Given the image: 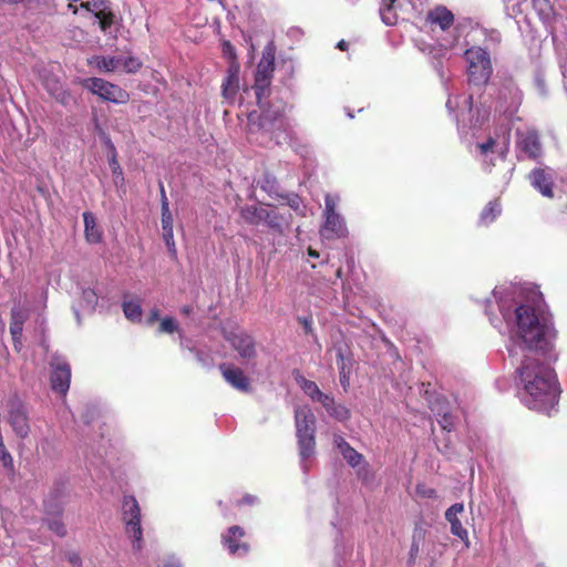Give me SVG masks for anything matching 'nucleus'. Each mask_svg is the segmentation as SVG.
Segmentation results:
<instances>
[{
  "mask_svg": "<svg viewBox=\"0 0 567 567\" xmlns=\"http://www.w3.org/2000/svg\"><path fill=\"white\" fill-rule=\"evenodd\" d=\"M395 0H382L380 8L381 20L386 25H394L398 21V14L393 8Z\"/></svg>",
  "mask_w": 567,
  "mask_h": 567,
  "instance_id": "nucleus-32",
  "label": "nucleus"
},
{
  "mask_svg": "<svg viewBox=\"0 0 567 567\" xmlns=\"http://www.w3.org/2000/svg\"><path fill=\"white\" fill-rule=\"evenodd\" d=\"M266 207L257 205H246L239 210L240 217L249 225L258 226L262 224Z\"/></svg>",
  "mask_w": 567,
  "mask_h": 567,
  "instance_id": "nucleus-24",
  "label": "nucleus"
},
{
  "mask_svg": "<svg viewBox=\"0 0 567 567\" xmlns=\"http://www.w3.org/2000/svg\"><path fill=\"white\" fill-rule=\"evenodd\" d=\"M122 62V56L94 55L89 60L90 65L96 66L102 72H113Z\"/></svg>",
  "mask_w": 567,
  "mask_h": 567,
  "instance_id": "nucleus-26",
  "label": "nucleus"
},
{
  "mask_svg": "<svg viewBox=\"0 0 567 567\" xmlns=\"http://www.w3.org/2000/svg\"><path fill=\"white\" fill-rule=\"evenodd\" d=\"M348 42L346 40H340L338 43H337V48L341 51H346L348 50Z\"/></svg>",
  "mask_w": 567,
  "mask_h": 567,
  "instance_id": "nucleus-58",
  "label": "nucleus"
},
{
  "mask_svg": "<svg viewBox=\"0 0 567 567\" xmlns=\"http://www.w3.org/2000/svg\"><path fill=\"white\" fill-rule=\"evenodd\" d=\"M8 406L9 422L13 431L21 437L27 436L30 431V425L24 404L19 399L14 398L9 401Z\"/></svg>",
  "mask_w": 567,
  "mask_h": 567,
  "instance_id": "nucleus-14",
  "label": "nucleus"
},
{
  "mask_svg": "<svg viewBox=\"0 0 567 567\" xmlns=\"http://www.w3.org/2000/svg\"><path fill=\"white\" fill-rule=\"evenodd\" d=\"M298 385L301 388V390L310 396L312 401H317L319 396L321 395L322 391L319 389L317 383L315 381L306 379L303 375L298 374L295 378Z\"/></svg>",
  "mask_w": 567,
  "mask_h": 567,
  "instance_id": "nucleus-29",
  "label": "nucleus"
},
{
  "mask_svg": "<svg viewBox=\"0 0 567 567\" xmlns=\"http://www.w3.org/2000/svg\"><path fill=\"white\" fill-rule=\"evenodd\" d=\"M286 218L280 215L276 209L266 208L262 224H266L270 229L278 231L279 234L284 230V224H286Z\"/></svg>",
  "mask_w": 567,
  "mask_h": 567,
  "instance_id": "nucleus-28",
  "label": "nucleus"
},
{
  "mask_svg": "<svg viewBox=\"0 0 567 567\" xmlns=\"http://www.w3.org/2000/svg\"><path fill=\"white\" fill-rule=\"evenodd\" d=\"M316 402H319L322 404V406L326 409V411L329 413L334 406H336V401L333 399V396L327 394V393H321V395L319 396V399L316 401Z\"/></svg>",
  "mask_w": 567,
  "mask_h": 567,
  "instance_id": "nucleus-43",
  "label": "nucleus"
},
{
  "mask_svg": "<svg viewBox=\"0 0 567 567\" xmlns=\"http://www.w3.org/2000/svg\"><path fill=\"white\" fill-rule=\"evenodd\" d=\"M299 322L303 326L306 333L312 332V322L309 318H299Z\"/></svg>",
  "mask_w": 567,
  "mask_h": 567,
  "instance_id": "nucleus-53",
  "label": "nucleus"
},
{
  "mask_svg": "<svg viewBox=\"0 0 567 567\" xmlns=\"http://www.w3.org/2000/svg\"><path fill=\"white\" fill-rule=\"evenodd\" d=\"M223 53L225 56H227L229 60H231V63L235 62L236 51H235L234 45L229 41L223 42Z\"/></svg>",
  "mask_w": 567,
  "mask_h": 567,
  "instance_id": "nucleus-46",
  "label": "nucleus"
},
{
  "mask_svg": "<svg viewBox=\"0 0 567 567\" xmlns=\"http://www.w3.org/2000/svg\"><path fill=\"white\" fill-rule=\"evenodd\" d=\"M290 206H291L292 208L297 209V208H298V203H297L296 200H292V202L290 203Z\"/></svg>",
  "mask_w": 567,
  "mask_h": 567,
  "instance_id": "nucleus-62",
  "label": "nucleus"
},
{
  "mask_svg": "<svg viewBox=\"0 0 567 567\" xmlns=\"http://www.w3.org/2000/svg\"><path fill=\"white\" fill-rule=\"evenodd\" d=\"M225 339L230 343L231 348L238 352L244 359H252L256 357V342L251 334L246 331H230L225 334Z\"/></svg>",
  "mask_w": 567,
  "mask_h": 567,
  "instance_id": "nucleus-13",
  "label": "nucleus"
},
{
  "mask_svg": "<svg viewBox=\"0 0 567 567\" xmlns=\"http://www.w3.org/2000/svg\"><path fill=\"white\" fill-rule=\"evenodd\" d=\"M465 59L468 63L470 82L476 85L486 84L493 72L488 52L480 47L471 48L465 51Z\"/></svg>",
  "mask_w": 567,
  "mask_h": 567,
  "instance_id": "nucleus-7",
  "label": "nucleus"
},
{
  "mask_svg": "<svg viewBox=\"0 0 567 567\" xmlns=\"http://www.w3.org/2000/svg\"><path fill=\"white\" fill-rule=\"evenodd\" d=\"M0 460L8 471H13V460L11 454L7 451L6 445L0 447Z\"/></svg>",
  "mask_w": 567,
  "mask_h": 567,
  "instance_id": "nucleus-42",
  "label": "nucleus"
},
{
  "mask_svg": "<svg viewBox=\"0 0 567 567\" xmlns=\"http://www.w3.org/2000/svg\"><path fill=\"white\" fill-rule=\"evenodd\" d=\"M464 104L466 105L468 111H472V109H473V96L472 95L466 96L465 100H464Z\"/></svg>",
  "mask_w": 567,
  "mask_h": 567,
  "instance_id": "nucleus-57",
  "label": "nucleus"
},
{
  "mask_svg": "<svg viewBox=\"0 0 567 567\" xmlns=\"http://www.w3.org/2000/svg\"><path fill=\"white\" fill-rule=\"evenodd\" d=\"M65 492L64 485H59L53 489L49 497L44 499V514L43 524L59 537L66 535V527L62 522V513L64 505Z\"/></svg>",
  "mask_w": 567,
  "mask_h": 567,
  "instance_id": "nucleus-6",
  "label": "nucleus"
},
{
  "mask_svg": "<svg viewBox=\"0 0 567 567\" xmlns=\"http://www.w3.org/2000/svg\"><path fill=\"white\" fill-rule=\"evenodd\" d=\"M308 255L312 258L319 257V252L317 250L312 249L311 247L308 248Z\"/></svg>",
  "mask_w": 567,
  "mask_h": 567,
  "instance_id": "nucleus-59",
  "label": "nucleus"
},
{
  "mask_svg": "<svg viewBox=\"0 0 567 567\" xmlns=\"http://www.w3.org/2000/svg\"><path fill=\"white\" fill-rule=\"evenodd\" d=\"M346 233L344 221L339 214L326 215V223L321 229V235L326 238L341 237Z\"/></svg>",
  "mask_w": 567,
  "mask_h": 567,
  "instance_id": "nucleus-22",
  "label": "nucleus"
},
{
  "mask_svg": "<svg viewBox=\"0 0 567 567\" xmlns=\"http://www.w3.org/2000/svg\"><path fill=\"white\" fill-rule=\"evenodd\" d=\"M416 494L422 498H436L437 493L434 488L424 483H419L415 487Z\"/></svg>",
  "mask_w": 567,
  "mask_h": 567,
  "instance_id": "nucleus-40",
  "label": "nucleus"
},
{
  "mask_svg": "<svg viewBox=\"0 0 567 567\" xmlns=\"http://www.w3.org/2000/svg\"><path fill=\"white\" fill-rule=\"evenodd\" d=\"M316 402H319L322 404V406L326 409V411L329 413L334 406H336V401L333 399V396L327 394V393H321V395L319 396V399L316 401Z\"/></svg>",
  "mask_w": 567,
  "mask_h": 567,
  "instance_id": "nucleus-44",
  "label": "nucleus"
},
{
  "mask_svg": "<svg viewBox=\"0 0 567 567\" xmlns=\"http://www.w3.org/2000/svg\"><path fill=\"white\" fill-rule=\"evenodd\" d=\"M334 442L349 465L352 467L359 465L362 460V455L360 453H358L342 436H337Z\"/></svg>",
  "mask_w": 567,
  "mask_h": 567,
  "instance_id": "nucleus-25",
  "label": "nucleus"
},
{
  "mask_svg": "<svg viewBox=\"0 0 567 567\" xmlns=\"http://www.w3.org/2000/svg\"><path fill=\"white\" fill-rule=\"evenodd\" d=\"M81 85L103 101L115 104H125L130 101L127 91L101 78L83 79Z\"/></svg>",
  "mask_w": 567,
  "mask_h": 567,
  "instance_id": "nucleus-8",
  "label": "nucleus"
},
{
  "mask_svg": "<svg viewBox=\"0 0 567 567\" xmlns=\"http://www.w3.org/2000/svg\"><path fill=\"white\" fill-rule=\"evenodd\" d=\"M419 551H420L419 542L415 538H413L412 544H411V548H410V553H409V561L411 564L415 563L416 557L419 555Z\"/></svg>",
  "mask_w": 567,
  "mask_h": 567,
  "instance_id": "nucleus-47",
  "label": "nucleus"
},
{
  "mask_svg": "<svg viewBox=\"0 0 567 567\" xmlns=\"http://www.w3.org/2000/svg\"><path fill=\"white\" fill-rule=\"evenodd\" d=\"M193 312V307L189 305L183 306L181 308V313L184 316H189Z\"/></svg>",
  "mask_w": 567,
  "mask_h": 567,
  "instance_id": "nucleus-56",
  "label": "nucleus"
},
{
  "mask_svg": "<svg viewBox=\"0 0 567 567\" xmlns=\"http://www.w3.org/2000/svg\"><path fill=\"white\" fill-rule=\"evenodd\" d=\"M122 519L125 523V532L133 539V546L141 549L143 530L141 526V508L136 498L125 495L122 501Z\"/></svg>",
  "mask_w": 567,
  "mask_h": 567,
  "instance_id": "nucleus-9",
  "label": "nucleus"
},
{
  "mask_svg": "<svg viewBox=\"0 0 567 567\" xmlns=\"http://www.w3.org/2000/svg\"><path fill=\"white\" fill-rule=\"evenodd\" d=\"M350 373H339L340 384L346 392L350 388Z\"/></svg>",
  "mask_w": 567,
  "mask_h": 567,
  "instance_id": "nucleus-51",
  "label": "nucleus"
},
{
  "mask_svg": "<svg viewBox=\"0 0 567 567\" xmlns=\"http://www.w3.org/2000/svg\"><path fill=\"white\" fill-rule=\"evenodd\" d=\"M260 114L257 121L254 114L249 115V121L257 127L269 134L271 138H280L289 135L290 123L287 116L288 104L282 100L268 101L258 105Z\"/></svg>",
  "mask_w": 567,
  "mask_h": 567,
  "instance_id": "nucleus-3",
  "label": "nucleus"
},
{
  "mask_svg": "<svg viewBox=\"0 0 567 567\" xmlns=\"http://www.w3.org/2000/svg\"><path fill=\"white\" fill-rule=\"evenodd\" d=\"M517 334L527 349H543L549 331L547 319L542 317L536 308L523 303L515 308Z\"/></svg>",
  "mask_w": 567,
  "mask_h": 567,
  "instance_id": "nucleus-2",
  "label": "nucleus"
},
{
  "mask_svg": "<svg viewBox=\"0 0 567 567\" xmlns=\"http://www.w3.org/2000/svg\"><path fill=\"white\" fill-rule=\"evenodd\" d=\"M336 275H337V277L340 278L342 276V268H338Z\"/></svg>",
  "mask_w": 567,
  "mask_h": 567,
  "instance_id": "nucleus-63",
  "label": "nucleus"
},
{
  "mask_svg": "<svg viewBox=\"0 0 567 567\" xmlns=\"http://www.w3.org/2000/svg\"><path fill=\"white\" fill-rule=\"evenodd\" d=\"M162 213V228L163 231L167 233V236H172L173 230V216L169 210V206L161 207Z\"/></svg>",
  "mask_w": 567,
  "mask_h": 567,
  "instance_id": "nucleus-38",
  "label": "nucleus"
},
{
  "mask_svg": "<svg viewBox=\"0 0 567 567\" xmlns=\"http://www.w3.org/2000/svg\"><path fill=\"white\" fill-rule=\"evenodd\" d=\"M159 192H161V207L169 206L168 199L165 193L164 184L159 182Z\"/></svg>",
  "mask_w": 567,
  "mask_h": 567,
  "instance_id": "nucleus-55",
  "label": "nucleus"
},
{
  "mask_svg": "<svg viewBox=\"0 0 567 567\" xmlns=\"http://www.w3.org/2000/svg\"><path fill=\"white\" fill-rule=\"evenodd\" d=\"M65 557L73 567H82V559L76 551H69Z\"/></svg>",
  "mask_w": 567,
  "mask_h": 567,
  "instance_id": "nucleus-48",
  "label": "nucleus"
},
{
  "mask_svg": "<svg viewBox=\"0 0 567 567\" xmlns=\"http://www.w3.org/2000/svg\"><path fill=\"white\" fill-rule=\"evenodd\" d=\"M84 237L91 245H96L103 240V230L97 225L96 218L91 212L83 213Z\"/></svg>",
  "mask_w": 567,
  "mask_h": 567,
  "instance_id": "nucleus-21",
  "label": "nucleus"
},
{
  "mask_svg": "<svg viewBox=\"0 0 567 567\" xmlns=\"http://www.w3.org/2000/svg\"><path fill=\"white\" fill-rule=\"evenodd\" d=\"M239 91V65L236 62L230 63L227 70V76L221 84L223 97L234 102Z\"/></svg>",
  "mask_w": 567,
  "mask_h": 567,
  "instance_id": "nucleus-19",
  "label": "nucleus"
},
{
  "mask_svg": "<svg viewBox=\"0 0 567 567\" xmlns=\"http://www.w3.org/2000/svg\"><path fill=\"white\" fill-rule=\"evenodd\" d=\"M462 513H464V505L462 503H455L446 509L445 519L451 524V533L460 539L466 540L468 533L458 519V515Z\"/></svg>",
  "mask_w": 567,
  "mask_h": 567,
  "instance_id": "nucleus-20",
  "label": "nucleus"
},
{
  "mask_svg": "<svg viewBox=\"0 0 567 567\" xmlns=\"http://www.w3.org/2000/svg\"><path fill=\"white\" fill-rule=\"evenodd\" d=\"M274 71L275 48L269 44L265 48L255 73V82L252 89L255 91L258 105H262V103L268 102Z\"/></svg>",
  "mask_w": 567,
  "mask_h": 567,
  "instance_id": "nucleus-5",
  "label": "nucleus"
},
{
  "mask_svg": "<svg viewBox=\"0 0 567 567\" xmlns=\"http://www.w3.org/2000/svg\"><path fill=\"white\" fill-rule=\"evenodd\" d=\"M495 145H496L495 138L488 137L486 142L477 144V148L480 150L482 155H485L488 152H493Z\"/></svg>",
  "mask_w": 567,
  "mask_h": 567,
  "instance_id": "nucleus-45",
  "label": "nucleus"
},
{
  "mask_svg": "<svg viewBox=\"0 0 567 567\" xmlns=\"http://www.w3.org/2000/svg\"><path fill=\"white\" fill-rule=\"evenodd\" d=\"M337 365L339 373L350 374L354 365V359L352 354L346 353V351L341 347L337 348Z\"/></svg>",
  "mask_w": 567,
  "mask_h": 567,
  "instance_id": "nucleus-31",
  "label": "nucleus"
},
{
  "mask_svg": "<svg viewBox=\"0 0 567 567\" xmlns=\"http://www.w3.org/2000/svg\"><path fill=\"white\" fill-rule=\"evenodd\" d=\"M324 214L326 215H329V214H337L336 213V202L333 199V197L331 195H327L326 198H324Z\"/></svg>",
  "mask_w": 567,
  "mask_h": 567,
  "instance_id": "nucleus-49",
  "label": "nucleus"
},
{
  "mask_svg": "<svg viewBox=\"0 0 567 567\" xmlns=\"http://www.w3.org/2000/svg\"><path fill=\"white\" fill-rule=\"evenodd\" d=\"M439 424L444 431L451 432L454 427V417L451 413H443L439 419Z\"/></svg>",
  "mask_w": 567,
  "mask_h": 567,
  "instance_id": "nucleus-41",
  "label": "nucleus"
},
{
  "mask_svg": "<svg viewBox=\"0 0 567 567\" xmlns=\"http://www.w3.org/2000/svg\"><path fill=\"white\" fill-rule=\"evenodd\" d=\"M94 17L99 20L102 31H107L114 23L115 14L111 9L110 3L103 7Z\"/></svg>",
  "mask_w": 567,
  "mask_h": 567,
  "instance_id": "nucleus-33",
  "label": "nucleus"
},
{
  "mask_svg": "<svg viewBox=\"0 0 567 567\" xmlns=\"http://www.w3.org/2000/svg\"><path fill=\"white\" fill-rule=\"evenodd\" d=\"M529 182L543 196L554 197V179L544 168H534L529 173Z\"/></svg>",
  "mask_w": 567,
  "mask_h": 567,
  "instance_id": "nucleus-18",
  "label": "nucleus"
},
{
  "mask_svg": "<svg viewBox=\"0 0 567 567\" xmlns=\"http://www.w3.org/2000/svg\"><path fill=\"white\" fill-rule=\"evenodd\" d=\"M163 237H164V240L168 247V249L171 251H173L174 254H176V249H175V243H174V238H173V235L171 237L167 236V233L163 231Z\"/></svg>",
  "mask_w": 567,
  "mask_h": 567,
  "instance_id": "nucleus-54",
  "label": "nucleus"
},
{
  "mask_svg": "<svg viewBox=\"0 0 567 567\" xmlns=\"http://www.w3.org/2000/svg\"><path fill=\"white\" fill-rule=\"evenodd\" d=\"M502 213V204L499 199H494L487 203V205L483 208L480 220L481 224L487 226L496 220V218Z\"/></svg>",
  "mask_w": 567,
  "mask_h": 567,
  "instance_id": "nucleus-27",
  "label": "nucleus"
},
{
  "mask_svg": "<svg viewBox=\"0 0 567 567\" xmlns=\"http://www.w3.org/2000/svg\"><path fill=\"white\" fill-rule=\"evenodd\" d=\"M43 85L47 91L63 105H68L73 99L58 79H45Z\"/></svg>",
  "mask_w": 567,
  "mask_h": 567,
  "instance_id": "nucleus-23",
  "label": "nucleus"
},
{
  "mask_svg": "<svg viewBox=\"0 0 567 567\" xmlns=\"http://www.w3.org/2000/svg\"><path fill=\"white\" fill-rule=\"evenodd\" d=\"M71 382V365L61 355L54 354L50 361V383L51 389L61 394L65 395L69 391Z\"/></svg>",
  "mask_w": 567,
  "mask_h": 567,
  "instance_id": "nucleus-10",
  "label": "nucleus"
},
{
  "mask_svg": "<svg viewBox=\"0 0 567 567\" xmlns=\"http://www.w3.org/2000/svg\"><path fill=\"white\" fill-rule=\"evenodd\" d=\"M106 145L110 151L109 152V165H110L111 172L114 176V179L116 181V178H120L121 181H123L124 177H123L122 167L117 161V152H116L114 144L112 143V141L109 137L106 138Z\"/></svg>",
  "mask_w": 567,
  "mask_h": 567,
  "instance_id": "nucleus-30",
  "label": "nucleus"
},
{
  "mask_svg": "<svg viewBox=\"0 0 567 567\" xmlns=\"http://www.w3.org/2000/svg\"><path fill=\"white\" fill-rule=\"evenodd\" d=\"M219 371L225 381L238 391L248 393L251 391L250 379L244 370L230 363L219 364Z\"/></svg>",
  "mask_w": 567,
  "mask_h": 567,
  "instance_id": "nucleus-15",
  "label": "nucleus"
},
{
  "mask_svg": "<svg viewBox=\"0 0 567 567\" xmlns=\"http://www.w3.org/2000/svg\"><path fill=\"white\" fill-rule=\"evenodd\" d=\"M329 415L337 421L344 422L350 419V410L340 403H337L336 406L329 412Z\"/></svg>",
  "mask_w": 567,
  "mask_h": 567,
  "instance_id": "nucleus-37",
  "label": "nucleus"
},
{
  "mask_svg": "<svg viewBox=\"0 0 567 567\" xmlns=\"http://www.w3.org/2000/svg\"><path fill=\"white\" fill-rule=\"evenodd\" d=\"M296 432L299 454L306 462L315 454L316 449V417L310 408L299 406L295 411Z\"/></svg>",
  "mask_w": 567,
  "mask_h": 567,
  "instance_id": "nucleus-4",
  "label": "nucleus"
},
{
  "mask_svg": "<svg viewBox=\"0 0 567 567\" xmlns=\"http://www.w3.org/2000/svg\"><path fill=\"white\" fill-rule=\"evenodd\" d=\"M157 320H159V310L157 308H154L151 310L148 317H147V324L148 326H152L154 322H156Z\"/></svg>",
  "mask_w": 567,
  "mask_h": 567,
  "instance_id": "nucleus-52",
  "label": "nucleus"
},
{
  "mask_svg": "<svg viewBox=\"0 0 567 567\" xmlns=\"http://www.w3.org/2000/svg\"><path fill=\"white\" fill-rule=\"evenodd\" d=\"M164 567H182V566L177 563L171 561V563H167Z\"/></svg>",
  "mask_w": 567,
  "mask_h": 567,
  "instance_id": "nucleus-61",
  "label": "nucleus"
},
{
  "mask_svg": "<svg viewBox=\"0 0 567 567\" xmlns=\"http://www.w3.org/2000/svg\"><path fill=\"white\" fill-rule=\"evenodd\" d=\"M257 503V497L250 494L245 495L240 501L237 502V506L244 505H255Z\"/></svg>",
  "mask_w": 567,
  "mask_h": 567,
  "instance_id": "nucleus-50",
  "label": "nucleus"
},
{
  "mask_svg": "<svg viewBox=\"0 0 567 567\" xmlns=\"http://www.w3.org/2000/svg\"><path fill=\"white\" fill-rule=\"evenodd\" d=\"M446 106H447L449 109H452V100H451V99H449V100H447V102H446Z\"/></svg>",
  "mask_w": 567,
  "mask_h": 567,
  "instance_id": "nucleus-64",
  "label": "nucleus"
},
{
  "mask_svg": "<svg viewBox=\"0 0 567 567\" xmlns=\"http://www.w3.org/2000/svg\"><path fill=\"white\" fill-rule=\"evenodd\" d=\"M454 20L453 12L444 6L434 7L427 11L425 17V21L431 25L432 30L439 27L442 31H446L453 25Z\"/></svg>",
  "mask_w": 567,
  "mask_h": 567,
  "instance_id": "nucleus-17",
  "label": "nucleus"
},
{
  "mask_svg": "<svg viewBox=\"0 0 567 567\" xmlns=\"http://www.w3.org/2000/svg\"><path fill=\"white\" fill-rule=\"evenodd\" d=\"M69 9L72 10L73 14H76L79 9L76 6H74L72 2L69 3Z\"/></svg>",
  "mask_w": 567,
  "mask_h": 567,
  "instance_id": "nucleus-60",
  "label": "nucleus"
},
{
  "mask_svg": "<svg viewBox=\"0 0 567 567\" xmlns=\"http://www.w3.org/2000/svg\"><path fill=\"white\" fill-rule=\"evenodd\" d=\"M245 535V529L238 525L229 527L221 535V542L230 555L245 556L249 553V544L243 540Z\"/></svg>",
  "mask_w": 567,
  "mask_h": 567,
  "instance_id": "nucleus-12",
  "label": "nucleus"
},
{
  "mask_svg": "<svg viewBox=\"0 0 567 567\" xmlns=\"http://www.w3.org/2000/svg\"><path fill=\"white\" fill-rule=\"evenodd\" d=\"M109 3L110 2L107 0H85L83 1V3L80 4V7L95 14Z\"/></svg>",
  "mask_w": 567,
  "mask_h": 567,
  "instance_id": "nucleus-39",
  "label": "nucleus"
},
{
  "mask_svg": "<svg viewBox=\"0 0 567 567\" xmlns=\"http://www.w3.org/2000/svg\"><path fill=\"white\" fill-rule=\"evenodd\" d=\"M179 330L178 323L176 320L172 317H165L161 319L159 327H158V333H168L172 334L174 332H177Z\"/></svg>",
  "mask_w": 567,
  "mask_h": 567,
  "instance_id": "nucleus-35",
  "label": "nucleus"
},
{
  "mask_svg": "<svg viewBox=\"0 0 567 567\" xmlns=\"http://www.w3.org/2000/svg\"><path fill=\"white\" fill-rule=\"evenodd\" d=\"M142 65V61L135 56L122 58V62L120 63V66H122L127 73H136Z\"/></svg>",
  "mask_w": 567,
  "mask_h": 567,
  "instance_id": "nucleus-36",
  "label": "nucleus"
},
{
  "mask_svg": "<svg viewBox=\"0 0 567 567\" xmlns=\"http://www.w3.org/2000/svg\"><path fill=\"white\" fill-rule=\"evenodd\" d=\"M30 317V309L18 303L11 309L10 319V334L13 342V348L17 352H21L23 349L22 332L25 321Z\"/></svg>",
  "mask_w": 567,
  "mask_h": 567,
  "instance_id": "nucleus-11",
  "label": "nucleus"
},
{
  "mask_svg": "<svg viewBox=\"0 0 567 567\" xmlns=\"http://www.w3.org/2000/svg\"><path fill=\"white\" fill-rule=\"evenodd\" d=\"M123 311L125 317L132 322H140L142 319V307L138 301H124Z\"/></svg>",
  "mask_w": 567,
  "mask_h": 567,
  "instance_id": "nucleus-34",
  "label": "nucleus"
},
{
  "mask_svg": "<svg viewBox=\"0 0 567 567\" xmlns=\"http://www.w3.org/2000/svg\"><path fill=\"white\" fill-rule=\"evenodd\" d=\"M517 372L528 396L526 404L529 409L551 408L558 401L557 378L548 365L535 358L526 357Z\"/></svg>",
  "mask_w": 567,
  "mask_h": 567,
  "instance_id": "nucleus-1",
  "label": "nucleus"
},
{
  "mask_svg": "<svg viewBox=\"0 0 567 567\" xmlns=\"http://www.w3.org/2000/svg\"><path fill=\"white\" fill-rule=\"evenodd\" d=\"M516 145L530 159H537L543 152L539 134L536 130L518 131Z\"/></svg>",
  "mask_w": 567,
  "mask_h": 567,
  "instance_id": "nucleus-16",
  "label": "nucleus"
}]
</instances>
